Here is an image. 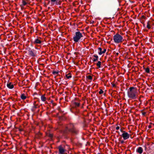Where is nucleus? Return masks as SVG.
<instances>
[{"instance_id":"6e6552de","label":"nucleus","mask_w":154,"mask_h":154,"mask_svg":"<svg viewBox=\"0 0 154 154\" xmlns=\"http://www.w3.org/2000/svg\"><path fill=\"white\" fill-rule=\"evenodd\" d=\"M98 53L100 55H101L102 54H104L106 51V49H104L102 51V49L101 48L99 47L98 48Z\"/></svg>"},{"instance_id":"a211bd4d","label":"nucleus","mask_w":154,"mask_h":154,"mask_svg":"<svg viewBox=\"0 0 154 154\" xmlns=\"http://www.w3.org/2000/svg\"><path fill=\"white\" fill-rule=\"evenodd\" d=\"M66 77L68 79L71 77V76L69 74H68L66 75Z\"/></svg>"},{"instance_id":"9b49d317","label":"nucleus","mask_w":154,"mask_h":154,"mask_svg":"<svg viewBox=\"0 0 154 154\" xmlns=\"http://www.w3.org/2000/svg\"><path fill=\"white\" fill-rule=\"evenodd\" d=\"M7 87L10 89H12L14 88V85L11 82L8 83L7 85Z\"/></svg>"},{"instance_id":"f8f14e48","label":"nucleus","mask_w":154,"mask_h":154,"mask_svg":"<svg viewBox=\"0 0 154 154\" xmlns=\"http://www.w3.org/2000/svg\"><path fill=\"white\" fill-rule=\"evenodd\" d=\"M41 99L42 101L44 102L46 100V98L45 97V94L41 96Z\"/></svg>"},{"instance_id":"dca6fc26","label":"nucleus","mask_w":154,"mask_h":154,"mask_svg":"<svg viewBox=\"0 0 154 154\" xmlns=\"http://www.w3.org/2000/svg\"><path fill=\"white\" fill-rule=\"evenodd\" d=\"M26 97L24 94H22L21 95V99H22L23 100H25L26 98Z\"/></svg>"},{"instance_id":"9d476101","label":"nucleus","mask_w":154,"mask_h":154,"mask_svg":"<svg viewBox=\"0 0 154 154\" xmlns=\"http://www.w3.org/2000/svg\"><path fill=\"white\" fill-rule=\"evenodd\" d=\"M143 151L142 148L141 147H138L136 149L137 152L140 154H141L142 153Z\"/></svg>"},{"instance_id":"393cba45","label":"nucleus","mask_w":154,"mask_h":154,"mask_svg":"<svg viewBox=\"0 0 154 154\" xmlns=\"http://www.w3.org/2000/svg\"><path fill=\"white\" fill-rule=\"evenodd\" d=\"M146 27L149 29L150 28V26H149V23H147Z\"/></svg>"},{"instance_id":"c85d7f7f","label":"nucleus","mask_w":154,"mask_h":154,"mask_svg":"<svg viewBox=\"0 0 154 154\" xmlns=\"http://www.w3.org/2000/svg\"><path fill=\"white\" fill-rule=\"evenodd\" d=\"M118 54H118V53H116V54H117V55H118Z\"/></svg>"},{"instance_id":"0eeeda50","label":"nucleus","mask_w":154,"mask_h":154,"mask_svg":"<svg viewBox=\"0 0 154 154\" xmlns=\"http://www.w3.org/2000/svg\"><path fill=\"white\" fill-rule=\"evenodd\" d=\"M122 132H123V133L122 136L124 140H127L129 138L130 135L129 134L124 131H122Z\"/></svg>"},{"instance_id":"cd10ccee","label":"nucleus","mask_w":154,"mask_h":154,"mask_svg":"<svg viewBox=\"0 0 154 154\" xmlns=\"http://www.w3.org/2000/svg\"><path fill=\"white\" fill-rule=\"evenodd\" d=\"M149 128H150V126H149Z\"/></svg>"},{"instance_id":"2eb2a0df","label":"nucleus","mask_w":154,"mask_h":154,"mask_svg":"<svg viewBox=\"0 0 154 154\" xmlns=\"http://www.w3.org/2000/svg\"><path fill=\"white\" fill-rule=\"evenodd\" d=\"M94 57H95V58H94L93 61L94 62H95L98 59V56L96 54H95L94 55Z\"/></svg>"},{"instance_id":"a878e982","label":"nucleus","mask_w":154,"mask_h":154,"mask_svg":"<svg viewBox=\"0 0 154 154\" xmlns=\"http://www.w3.org/2000/svg\"><path fill=\"white\" fill-rule=\"evenodd\" d=\"M116 130H119V128H120V127H119V126H117V127H116Z\"/></svg>"},{"instance_id":"4be33fe9","label":"nucleus","mask_w":154,"mask_h":154,"mask_svg":"<svg viewBox=\"0 0 154 154\" xmlns=\"http://www.w3.org/2000/svg\"><path fill=\"white\" fill-rule=\"evenodd\" d=\"M87 78L88 79H89L90 80H92V77L91 76V75H88V76H87Z\"/></svg>"},{"instance_id":"ddd939ff","label":"nucleus","mask_w":154,"mask_h":154,"mask_svg":"<svg viewBox=\"0 0 154 154\" xmlns=\"http://www.w3.org/2000/svg\"><path fill=\"white\" fill-rule=\"evenodd\" d=\"M34 43L36 44H40L41 43V41L38 38L36 39L34 41Z\"/></svg>"},{"instance_id":"f3484780","label":"nucleus","mask_w":154,"mask_h":154,"mask_svg":"<svg viewBox=\"0 0 154 154\" xmlns=\"http://www.w3.org/2000/svg\"><path fill=\"white\" fill-rule=\"evenodd\" d=\"M101 62L99 61L97 63V66H98V68H100L101 67Z\"/></svg>"},{"instance_id":"423d86ee","label":"nucleus","mask_w":154,"mask_h":154,"mask_svg":"<svg viewBox=\"0 0 154 154\" xmlns=\"http://www.w3.org/2000/svg\"><path fill=\"white\" fill-rule=\"evenodd\" d=\"M59 150V154H65L66 150L64 147L60 145L58 147Z\"/></svg>"},{"instance_id":"aec40b11","label":"nucleus","mask_w":154,"mask_h":154,"mask_svg":"<svg viewBox=\"0 0 154 154\" xmlns=\"http://www.w3.org/2000/svg\"><path fill=\"white\" fill-rule=\"evenodd\" d=\"M22 4L23 6H24L26 5L27 2L24 0H23L22 1Z\"/></svg>"},{"instance_id":"412c9836","label":"nucleus","mask_w":154,"mask_h":154,"mask_svg":"<svg viewBox=\"0 0 154 154\" xmlns=\"http://www.w3.org/2000/svg\"><path fill=\"white\" fill-rule=\"evenodd\" d=\"M74 104H75V105L76 106H77L78 107L80 105V103H79L75 102Z\"/></svg>"},{"instance_id":"b1692460","label":"nucleus","mask_w":154,"mask_h":154,"mask_svg":"<svg viewBox=\"0 0 154 154\" xmlns=\"http://www.w3.org/2000/svg\"><path fill=\"white\" fill-rule=\"evenodd\" d=\"M58 73V72L57 71H53V74L54 75H56Z\"/></svg>"},{"instance_id":"7c9ffc66","label":"nucleus","mask_w":154,"mask_h":154,"mask_svg":"<svg viewBox=\"0 0 154 154\" xmlns=\"http://www.w3.org/2000/svg\"><path fill=\"white\" fill-rule=\"evenodd\" d=\"M50 136L51 137L52 136V135H50Z\"/></svg>"},{"instance_id":"7ed1b4c3","label":"nucleus","mask_w":154,"mask_h":154,"mask_svg":"<svg viewBox=\"0 0 154 154\" xmlns=\"http://www.w3.org/2000/svg\"><path fill=\"white\" fill-rule=\"evenodd\" d=\"M68 131H70L75 133H76L77 132V131L74 127L73 124L68 125L66 127L65 130L64 131V133H66Z\"/></svg>"},{"instance_id":"39448f33","label":"nucleus","mask_w":154,"mask_h":154,"mask_svg":"<svg viewBox=\"0 0 154 154\" xmlns=\"http://www.w3.org/2000/svg\"><path fill=\"white\" fill-rule=\"evenodd\" d=\"M49 2L52 5H60L61 3L60 0H49Z\"/></svg>"},{"instance_id":"6ab92c4d","label":"nucleus","mask_w":154,"mask_h":154,"mask_svg":"<svg viewBox=\"0 0 154 154\" xmlns=\"http://www.w3.org/2000/svg\"><path fill=\"white\" fill-rule=\"evenodd\" d=\"M145 71L147 73H148L150 72V70L149 68H147L145 69Z\"/></svg>"},{"instance_id":"1a4fd4ad","label":"nucleus","mask_w":154,"mask_h":154,"mask_svg":"<svg viewBox=\"0 0 154 154\" xmlns=\"http://www.w3.org/2000/svg\"><path fill=\"white\" fill-rule=\"evenodd\" d=\"M29 54L32 57L35 56L36 55V51L35 50H29L28 52Z\"/></svg>"},{"instance_id":"c756f323","label":"nucleus","mask_w":154,"mask_h":154,"mask_svg":"<svg viewBox=\"0 0 154 154\" xmlns=\"http://www.w3.org/2000/svg\"><path fill=\"white\" fill-rule=\"evenodd\" d=\"M145 114V113H143V115H144V114Z\"/></svg>"},{"instance_id":"bb28decb","label":"nucleus","mask_w":154,"mask_h":154,"mask_svg":"<svg viewBox=\"0 0 154 154\" xmlns=\"http://www.w3.org/2000/svg\"><path fill=\"white\" fill-rule=\"evenodd\" d=\"M142 18H145V17L143 15V16H142Z\"/></svg>"},{"instance_id":"f257e3e1","label":"nucleus","mask_w":154,"mask_h":154,"mask_svg":"<svg viewBox=\"0 0 154 154\" xmlns=\"http://www.w3.org/2000/svg\"><path fill=\"white\" fill-rule=\"evenodd\" d=\"M128 97L133 100H135L137 98L138 95L137 90L134 87H130L127 92Z\"/></svg>"},{"instance_id":"4468645a","label":"nucleus","mask_w":154,"mask_h":154,"mask_svg":"<svg viewBox=\"0 0 154 154\" xmlns=\"http://www.w3.org/2000/svg\"><path fill=\"white\" fill-rule=\"evenodd\" d=\"M38 102L37 101H35L34 102L33 107L35 108H36L38 107Z\"/></svg>"},{"instance_id":"f03ea898","label":"nucleus","mask_w":154,"mask_h":154,"mask_svg":"<svg viewBox=\"0 0 154 154\" xmlns=\"http://www.w3.org/2000/svg\"><path fill=\"white\" fill-rule=\"evenodd\" d=\"M113 40L115 43L119 44L124 40L123 36L119 33H116L113 37Z\"/></svg>"},{"instance_id":"2f4dec72","label":"nucleus","mask_w":154,"mask_h":154,"mask_svg":"<svg viewBox=\"0 0 154 154\" xmlns=\"http://www.w3.org/2000/svg\"><path fill=\"white\" fill-rule=\"evenodd\" d=\"M97 154H100V153H98Z\"/></svg>"},{"instance_id":"20e7f679","label":"nucleus","mask_w":154,"mask_h":154,"mask_svg":"<svg viewBox=\"0 0 154 154\" xmlns=\"http://www.w3.org/2000/svg\"><path fill=\"white\" fill-rule=\"evenodd\" d=\"M83 36L82 34L79 31L76 32L73 37V40L74 42H77Z\"/></svg>"},{"instance_id":"5701e85b","label":"nucleus","mask_w":154,"mask_h":154,"mask_svg":"<svg viewBox=\"0 0 154 154\" xmlns=\"http://www.w3.org/2000/svg\"><path fill=\"white\" fill-rule=\"evenodd\" d=\"M103 91L101 89L100 90V91H99V94H103Z\"/></svg>"}]
</instances>
